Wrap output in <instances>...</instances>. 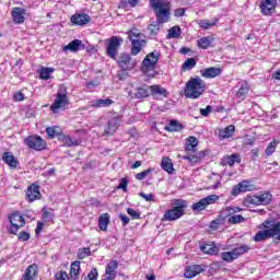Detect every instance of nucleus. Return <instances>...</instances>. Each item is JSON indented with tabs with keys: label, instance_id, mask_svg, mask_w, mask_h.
<instances>
[{
	"label": "nucleus",
	"instance_id": "nucleus-30",
	"mask_svg": "<svg viewBox=\"0 0 280 280\" xmlns=\"http://www.w3.org/2000/svg\"><path fill=\"white\" fill-rule=\"evenodd\" d=\"M150 95H152L153 97H156V95H161L162 97H167V90H165L161 85H151Z\"/></svg>",
	"mask_w": 280,
	"mask_h": 280
},
{
	"label": "nucleus",
	"instance_id": "nucleus-8",
	"mask_svg": "<svg viewBox=\"0 0 280 280\" xmlns=\"http://www.w3.org/2000/svg\"><path fill=\"white\" fill-rule=\"evenodd\" d=\"M9 221L11 224V228L9 229V233H11V235H16V233H19V229H22V226H25V219L19 212L11 213L9 215Z\"/></svg>",
	"mask_w": 280,
	"mask_h": 280
},
{
	"label": "nucleus",
	"instance_id": "nucleus-16",
	"mask_svg": "<svg viewBox=\"0 0 280 280\" xmlns=\"http://www.w3.org/2000/svg\"><path fill=\"white\" fill-rule=\"evenodd\" d=\"M240 211H242L240 207H226L219 213L218 218L224 223L229 218L235 215V213H240Z\"/></svg>",
	"mask_w": 280,
	"mask_h": 280
},
{
	"label": "nucleus",
	"instance_id": "nucleus-64",
	"mask_svg": "<svg viewBox=\"0 0 280 280\" xmlns=\"http://www.w3.org/2000/svg\"><path fill=\"white\" fill-rule=\"evenodd\" d=\"M13 100L15 102H23V100H25V94H23L22 92H15L13 95Z\"/></svg>",
	"mask_w": 280,
	"mask_h": 280
},
{
	"label": "nucleus",
	"instance_id": "nucleus-63",
	"mask_svg": "<svg viewBox=\"0 0 280 280\" xmlns=\"http://www.w3.org/2000/svg\"><path fill=\"white\" fill-rule=\"evenodd\" d=\"M31 235L27 232H20L19 240L20 242H27L30 240Z\"/></svg>",
	"mask_w": 280,
	"mask_h": 280
},
{
	"label": "nucleus",
	"instance_id": "nucleus-47",
	"mask_svg": "<svg viewBox=\"0 0 280 280\" xmlns=\"http://www.w3.org/2000/svg\"><path fill=\"white\" fill-rule=\"evenodd\" d=\"M180 37V26H173L168 31V38H179Z\"/></svg>",
	"mask_w": 280,
	"mask_h": 280
},
{
	"label": "nucleus",
	"instance_id": "nucleus-26",
	"mask_svg": "<svg viewBox=\"0 0 280 280\" xmlns=\"http://www.w3.org/2000/svg\"><path fill=\"white\" fill-rule=\"evenodd\" d=\"M92 108H108L115 102L110 98H100L91 102Z\"/></svg>",
	"mask_w": 280,
	"mask_h": 280
},
{
	"label": "nucleus",
	"instance_id": "nucleus-38",
	"mask_svg": "<svg viewBox=\"0 0 280 280\" xmlns=\"http://www.w3.org/2000/svg\"><path fill=\"white\" fill-rule=\"evenodd\" d=\"M244 207H250V206H255V207H259V198L258 196H247L244 201H243Z\"/></svg>",
	"mask_w": 280,
	"mask_h": 280
},
{
	"label": "nucleus",
	"instance_id": "nucleus-31",
	"mask_svg": "<svg viewBox=\"0 0 280 280\" xmlns=\"http://www.w3.org/2000/svg\"><path fill=\"white\" fill-rule=\"evenodd\" d=\"M202 253H206V255H218L220 248L215 246L213 243H208L205 245H201Z\"/></svg>",
	"mask_w": 280,
	"mask_h": 280
},
{
	"label": "nucleus",
	"instance_id": "nucleus-20",
	"mask_svg": "<svg viewBox=\"0 0 280 280\" xmlns=\"http://www.w3.org/2000/svg\"><path fill=\"white\" fill-rule=\"evenodd\" d=\"M117 268H119L117 260H112L107 264L105 275H107L108 280H115L117 277Z\"/></svg>",
	"mask_w": 280,
	"mask_h": 280
},
{
	"label": "nucleus",
	"instance_id": "nucleus-58",
	"mask_svg": "<svg viewBox=\"0 0 280 280\" xmlns=\"http://www.w3.org/2000/svg\"><path fill=\"white\" fill-rule=\"evenodd\" d=\"M129 40H139L141 38V33H138L137 30H132L128 32Z\"/></svg>",
	"mask_w": 280,
	"mask_h": 280
},
{
	"label": "nucleus",
	"instance_id": "nucleus-46",
	"mask_svg": "<svg viewBox=\"0 0 280 280\" xmlns=\"http://www.w3.org/2000/svg\"><path fill=\"white\" fill-rule=\"evenodd\" d=\"M51 73H54L52 68H42L39 71V78L42 80H49V78H51Z\"/></svg>",
	"mask_w": 280,
	"mask_h": 280
},
{
	"label": "nucleus",
	"instance_id": "nucleus-6",
	"mask_svg": "<svg viewBox=\"0 0 280 280\" xmlns=\"http://www.w3.org/2000/svg\"><path fill=\"white\" fill-rule=\"evenodd\" d=\"M124 43L122 38H119L117 36H113L108 39L107 45V56L112 58V60H117V56L119 55V47H121V44Z\"/></svg>",
	"mask_w": 280,
	"mask_h": 280
},
{
	"label": "nucleus",
	"instance_id": "nucleus-4",
	"mask_svg": "<svg viewBox=\"0 0 280 280\" xmlns=\"http://www.w3.org/2000/svg\"><path fill=\"white\" fill-rule=\"evenodd\" d=\"M65 106H69V97H67V86L60 85L50 108L52 113H56V110L65 108Z\"/></svg>",
	"mask_w": 280,
	"mask_h": 280
},
{
	"label": "nucleus",
	"instance_id": "nucleus-14",
	"mask_svg": "<svg viewBox=\"0 0 280 280\" xmlns=\"http://www.w3.org/2000/svg\"><path fill=\"white\" fill-rule=\"evenodd\" d=\"M246 191H253V185L248 180H243L233 187L232 196H240V194H246Z\"/></svg>",
	"mask_w": 280,
	"mask_h": 280
},
{
	"label": "nucleus",
	"instance_id": "nucleus-60",
	"mask_svg": "<svg viewBox=\"0 0 280 280\" xmlns=\"http://www.w3.org/2000/svg\"><path fill=\"white\" fill-rule=\"evenodd\" d=\"M128 183H129L128 177L121 178L118 185V189H122V191H128Z\"/></svg>",
	"mask_w": 280,
	"mask_h": 280
},
{
	"label": "nucleus",
	"instance_id": "nucleus-39",
	"mask_svg": "<svg viewBox=\"0 0 280 280\" xmlns=\"http://www.w3.org/2000/svg\"><path fill=\"white\" fill-rule=\"evenodd\" d=\"M80 275V261L75 260L71 264L70 267V277L71 279H78V276Z\"/></svg>",
	"mask_w": 280,
	"mask_h": 280
},
{
	"label": "nucleus",
	"instance_id": "nucleus-27",
	"mask_svg": "<svg viewBox=\"0 0 280 280\" xmlns=\"http://www.w3.org/2000/svg\"><path fill=\"white\" fill-rule=\"evenodd\" d=\"M249 89L250 88L246 81L238 82V91L236 92V96L240 97V100H245L246 95H248Z\"/></svg>",
	"mask_w": 280,
	"mask_h": 280
},
{
	"label": "nucleus",
	"instance_id": "nucleus-40",
	"mask_svg": "<svg viewBox=\"0 0 280 280\" xmlns=\"http://www.w3.org/2000/svg\"><path fill=\"white\" fill-rule=\"evenodd\" d=\"M250 250V247L248 245H241L234 249H232V253L234 254L235 259H237L241 255H244Z\"/></svg>",
	"mask_w": 280,
	"mask_h": 280
},
{
	"label": "nucleus",
	"instance_id": "nucleus-59",
	"mask_svg": "<svg viewBox=\"0 0 280 280\" xmlns=\"http://www.w3.org/2000/svg\"><path fill=\"white\" fill-rule=\"evenodd\" d=\"M97 277H100L97 268H93L84 280H97Z\"/></svg>",
	"mask_w": 280,
	"mask_h": 280
},
{
	"label": "nucleus",
	"instance_id": "nucleus-53",
	"mask_svg": "<svg viewBox=\"0 0 280 280\" xmlns=\"http://www.w3.org/2000/svg\"><path fill=\"white\" fill-rule=\"evenodd\" d=\"M89 255H91V248L85 247V248L79 249L77 257L78 259H85V257H89Z\"/></svg>",
	"mask_w": 280,
	"mask_h": 280
},
{
	"label": "nucleus",
	"instance_id": "nucleus-18",
	"mask_svg": "<svg viewBox=\"0 0 280 280\" xmlns=\"http://www.w3.org/2000/svg\"><path fill=\"white\" fill-rule=\"evenodd\" d=\"M222 73V69L221 68H217V67H210V68H206V69H201L200 70V74L202 78L206 79H212V78H218V75H220Z\"/></svg>",
	"mask_w": 280,
	"mask_h": 280
},
{
	"label": "nucleus",
	"instance_id": "nucleus-50",
	"mask_svg": "<svg viewBox=\"0 0 280 280\" xmlns=\"http://www.w3.org/2000/svg\"><path fill=\"white\" fill-rule=\"evenodd\" d=\"M221 257H222L223 261H228L229 264H231V261H235V259H236L235 254H233V250L222 253Z\"/></svg>",
	"mask_w": 280,
	"mask_h": 280
},
{
	"label": "nucleus",
	"instance_id": "nucleus-15",
	"mask_svg": "<svg viewBox=\"0 0 280 280\" xmlns=\"http://www.w3.org/2000/svg\"><path fill=\"white\" fill-rule=\"evenodd\" d=\"M185 215V212H179L178 210H175L174 208L168 209L162 220L163 222H175V220H180Z\"/></svg>",
	"mask_w": 280,
	"mask_h": 280
},
{
	"label": "nucleus",
	"instance_id": "nucleus-42",
	"mask_svg": "<svg viewBox=\"0 0 280 280\" xmlns=\"http://www.w3.org/2000/svg\"><path fill=\"white\" fill-rule=\"evenodd\" d=\"M159 25H163V23H159L158 20L156 22L149 24L148 32L150 36H156L159 34V32L161 31V27Z\"/></svg>",
	"mask_w": 280,
	"mask_h": 280
},
{
	"label": "nucleus",
	"instance_id": "nucleus-28",
	"mask_svg": "<svg viewBox=\"0 0 280 280\" xmlns=\"http://www.w3.org/2000/svg\"><path fill=\"white\" fill-rule=\"evenodd\" d=\"M196 148H198V139L194 136L188 137L185 144L186 152H196Z\"/></svg>",
	"mask_w": 280,
	"mask_h": 280
},
{
	"label": "nucleus",
	"instance_id": "nucleus-52",
	"mask_svg": "<svg viewBox=\"0 0 280 280\" xmlns=\"http://www.w3.org/2000/svg\"><path fill=\"white\" fill-rule=\"evenodd\" d=\"M46 135L49 139H54L58 135H60V131H58V127H47L46 128Z\"/></svg>",
	"mask_w": 280,
	"mask_h": 280
},
{
	"label": "nucleus",
	"instance_id": "nucleus-37",
	"mask_svg": "<svg viewBox=\"0 0 280 280\" xmlns=\"http://www.w3.org/2000/svg\"><path fill=\"white\" fill-rule=\"evenodd\" d=\"M186 207H187V201H185L183 199H177L173 202V209H175V211H178L179 213L185 214Z\"/></svg>",
	"mask_w": 280,
	"mask_h": 280
},
{
	"label": "nucleus",
	"instance_id": "nucleus-17",
	"mask_svg": "<svg viewBox=\"0 0 280 280\" xmlns=\"http://www.w3.org/2000/svg\"><path fill=\"white\" fill-rule=\"evenodd\" d=\"M203 270L205 269L200 265H191L186 267L184 277H186V279H194V277H198Z\"/></svg>",
	"mask_w": 280,
	"mask_h": 280
},
{
	"label": "nucleus",
	"instance_id": "nucleus-55",
	"mask_svg": "<svg viewBox=\"0 0 280 280\" xmlns=\"http://www.w3.org/2000/svg\"><path fill=\"white\" fill-rule=\"evenodd\" d=\"M153 170L152 168H148L141 173L136 174V178L137 180H145L147 176L152 174Z\"/></svg>",
	"mask_w": 280,
	"mask_h": 280
},
{
	"label": "nucleus",
	"instance_id": "nucleus-21",
	"mask_svg": "<svg viewBox=\"0 0 280 280\" xmlns=\"http://www.w3.org/2000/svg\"><path fill=\"white\" fill-rule=\"evenodd\" d=\"M80 49H86V46L80 39H74L63 47V51H72V54H78Z\"/></svg>",
	"mask_w": 280,
	"mask_h": 280
},
{
	"label": "nucleus",
	"instance_id": "nucleus-43",
	"mask_svg": "<svg viewBox=\"0 0 280 280\" xmlns=\"http://www.w3.org/2000/svg\"><path fill=\"white\" fill-rule=\"evenodd\" d=\"M140 52H141V39H132L131 56H137Z\"/></svg>",
	"mask_w": 280,
	"mask_h": 280
},
{
	"label": "nucleus",
	"instance_id": "nucleus-54",
	"mask_svg": "<svg viewBox=\"0 0 280 280\" xmlns=\"http://www.w3.org/2000/svg\"><path fill=\"white\" fill-rule=\"evenodd\" d=\"M220 226H224V223L221 221V219L219 217L217 219H214L212 222H210V229L212 231H218V229H220Z\"/></svg>",
	"mask_w": 280,
	"mask_h": 280
},
{
	"label": "nucleus",
	"instance_id": "nucleus-49",
	"mask_svg": "<svg viewBox=\"0 0 280 280\" xmlns=\"http://www.w3.org/2000/svg\"><path fill=\"white\" fill-rule=\"evenodd\" d=\"M217 23H218V20H212V21L201 20L199 25L200 27H202V30H209V27H213Z\"/></svg>",
	"mask_w": 280,
	"mask_h": 280
},
{
	"label": "nucleus",
	"instance_id": "nucleus-24",
	"mask_svg": "<svg viewBox=\"0 0 280 280\" xmlns=\"http://www.w3.org/2000/svg\"><path fill=\"white\" fill-rule=\"evenodd\" d=\"M133 97H136V100H143L145 97H150V86L144 84L137 88L136 92L133 93Z\"/></svg>",
	"mask_w": 280,
	"mask_h": 280
},
{
	"label": "nucleus",
	"instance_id": "nucleus-10",
	"mask_svg": "<svg viewBox=\"0 0 280 280\" xmlns=\"http://www.w3.org/2000/svg\"><path fill=\"white\" fill-rule=\"evenodd\" d=\"M118 67L122 71H132L137 67V60L132 59L128 54H122L118 58Z\"/></svg>",
	"mask_w": 280,
	"mask_h": 280
},
{
	"label": "nucleus",
	"instance_id": "nucleus-48",
	"mask_svg": "<svg viewBox=\"0 0 280 280\" xmlns=\"http://www.w3.org/2000/svg\"><path fill=\"white\" fill-rule=\"evenodd\" d=\"M139 0H120L119 8H135Z\"/></svg>",
	"mask_w": 280,
	"mask_h": 280
},
{
	"label": "nucleus",
	"instance_id": "nucleus-12",
	"mask_svg": "<svg viewBox=\"0 0 280 280\" xmlns=\"http://www.w3.org/2000/svg\"><path fill=\"white\" fill-rule=\"evenodd\" d=\"M259 8L264 16H271L277 10V0H262Z\"/></svg>",
	"mask_w": 280,
	"mask_h": 280
},
{
	"label": "nucleus",
	"instance_id": "nucleus-51",
	"mask_svg": "<svg viewBox=\"0 0 280 280\" xmlns=\"http://www.w3.org/2000/svg\"><path fill=\"white\" fill-rule=\"evenodd\" d=\"M228 222L230 224H240V222H244V217H242V214H232V217H230L228 219Z\"/></svg>",
	"mask_w": 280,
	"mask_h": 280
},
{
	"label": "nucleus",
	"instance_id": "nucleus-11",
	"mask_svg": "<svg viewBox=\"0 0 280 280\" xmlns=\"http://www.w3.org/2000/svg\"><path fill=\"white\" fill-rule=\"evenodd\" d=\"M121 117L118 114H114V116L108 120L107 126L105 128V135L110 137L117 132L119 126L121 125Z\"/></svg>",
	"mask_w": 280,
	"mask_h": 280
},
{
	"label": "nucleus",
	"instance_id": "nucleus-13",
	"mask_svg": "<svg viewBox=\"0 0 280 280\" xmlns=\"http://www.w3.org/2000/svg\"><path fill=\"white\" fill-rule=\"evenodd\" d=\"M27 14V10L15 7L12 9L11 16L13 19V23H18L21 25V23H25V15Z\"/></svg>",
	"mask_w": 280,
	"mask_h": 280
},
{
	"label": "nucleus",
	"instance_id": "nucleus-34",
	"mask_svg": "<svg viewBox=\"0 0 280 280\" xmlns=\"http://www.w3.org/2000/svg\"><path fill=\"white\" fill-rule=\"evenodd\" d=\"M110 222V217L108 213H104L98 218V228L101 231H106Z\"/></svg>",
	"mask_w": 280,
	"mask_h": 280
},
{
	"label": "nucleus",
	"instance_id": "nucleus-45",
	"mask_svg": "<svg viewBox=\"0 0 280 280\" xmlns=\"http://www.w3.org/2000/svg\"><path fill=\"white\" fill-rule=\"evenodd\" d=\"M196 59L195 58H188L184 65L182 66L183 71H191L194 67H196Z\"/></svg>",
	"mask_w": 280,
	"mask_h": 280
},
{
	"label": "nucleus",
	"instance_id": "nucleus-3",
	"mask_svg": "<svg viewBox=\"0 0 280 280\" xmlns=\"http://www.w3.org/2000/svg\"><path fill=\"white\" fill-rule=\"evenodd\" d=\"M151 8L155 12L158 23H167L170 21V14L172 4L165 0H151Z\"/></svg>",
	"mask_w": 280,
	"mask_h": 280
},
{
	"label": "nucleus",
	"instance_id": "nucleus-2",
	"mask_svg": "<svg viewBox=\"0 0 280 280\" xmlns=\"http://www.w3.org/2000/svg\"><path fill=\"white\" fill-rule=\"evenodd\" d=\"M207 89V83L200 77L190 78V80L186 83L185 88V96L190 100H198L202 93H205Z\"/></svg>",
	"mask_w": 280,
	"mask_h": 280
},
{
	"label": "nucleus",
	"instance_id": "nucleus-9",
	"mask_svg": "<svg viewBox=\"0 0 280 280\" xmlns=\"http://www.w3.org/2000/svg\"><path fill=\"white\" fill-rule=\"evenodd\" d=\"M24 143L27 145V148H31V150H36L37 152H40V150H45L47 148V142L43 140L39 136H28L25 138Z\"/></svg>",
	"mask_w": 280,
	"mask_h": 280
},
{
	"label": "nucleus",
	"instance_id": "nucleus-7",
	"mask_svg": "<svg viewBox=\"0 0 280 280\" xmlns=\"http://www.w3.org/2000/svg\"><path fill=\"white\" fill-rule=\"evenodd\" d=\"M220 200V196L218 195H209L207 197L201 198L198 202L194 203L191 206L192 211H197L200 213V211H205L209 207V205H215Z\"/></svg>",
	"mask_w": 280,
	"mask_h": 280
},
{
	"label": "nucleus",
	"instance_id": "nucleus-19",
	"mask_svg": "<svg viewBox=\"0 0 280 280\" xmlns=\"http://www.w3.org/2000/svg\"><path fill=\"white\" fill-rule=\"evenodd\" d=\"M71 23L73 25H86V23L91 22V16H89L86 13H75L70 19Z\"/></svg>",
	"mask_w": 280,
	"mask_h": 280
},
{
	"label": "nucleus",
	"instance_id": "nucleus-62",
	"mask_svg": "<svg viewBox=\"0 0 280 280\" xmlns=\"http://www.w3.org/2000/svg\"><path fill=\"white\" fill-rule=\"evenodd\" d=\"M140 198H144L147 202H154V195L152 194H145V192H139Z\"/></svg>",
	"mask_w": 280,
	"mask_h": 280
},
{
	"label": "nucleus",
	"instance_id": "nucleus-33",
	"mask_svg": "<svg viewBox=\"0 0 280 280\" xmlns=\"http://www.w3.org/2000/svg\"><path fill=\"white\" fill-rule=\"evenodd\" d=\"M161 167L164 172H167V174H172L174 172V163H172L170 158L162 159Z\"/></svg>",
	"mask_w": 280,
	"mask_h": 280
},
{
	"label": "nucleus",
	"instance_id": "nucleus-29",
	"mask_svg": "<svg viewBox=\"0 0 280 280\" xmlns=\"http://www.w3.org/2000/svg\"><path fill=\"white\" fill-rule=\"evenodd\" d=\"M235 133V126L229 125L224 129L219 130V139H231V136Z\"/></svg>",
	"mask_w": 280,
	"mask_h": 280
},
{
	"label": "nucleus",
	"instance_id": "nucleus-44",
	"mask_svg": "<svg viewBox=\"0 0 280 280\" xmlns=\"http://www.w3.org/2000/svg\"><path fill=\"white\" fill-rule=\"evenodd\" d=\"M224 161L226 164L230 165V167H233L235 163H242V158H240V155L237 154H232L230 156L224 158Z\"/></svg>",
	"mask_w": 280,
	"mask_h": 280
},
{
	"label": "nucleus",
	"instance_id": "nucleus-61",
	"mask_svg": "<svg viewBox=\"0 0 280 280\" xmlns=\"http://www.w3.org/2000/svg\"><path fill=\"white\" fill-rule=\"evenodd\" d=\"M55 280H69V273L67 271H58L55 275Z\"/></svg>",
	"mask_w": 280,
	"mask_h": 280
},
{
	"label": "nucleus",
	"instance_id": "nucleus-32",
	"mask_svg": "<svg viewBox=\"0 0 280 280\" xmlns=\"http://www.w3.org/2000/svg\"><path fill=\"white\" fill-rule=\"evenodd\" d=\"M213 44V37L208 36V37H202L197 40V46L199 49H209L211 45Z\"/></svg>",
	"mask_w": 280,
	"mask_h": 280
},
{
	"label": "nucleus",
	"instance_id": "nucleus-56",
	"mask_svg": "<svg viewBox=\"0 0 280 280\" xmlns=\"http://www.w3.org/2000/svg\"><path fill=\"white\" fill-rule=\"evenodd\" d=\"M275 150H277V141H272L268 144L265 153L267 154V156H271V154L275 153Z\"/></svg>",
	"mask_w": 280,
	"mask_h": 280
},
{
	"label": "nucleus",
	"instance_id": "nucleus-57",
	"mask_svg": "<svg viewBox=\"0 0 280 280\" xmlns=\"http://www.w3.org/2000/svg\"><path fill=\"white\" fill-rule=\"evenodd\" d=\"M128 215H130L133 220H141V212H138L137 210L132 208L127 209Z\"/></svg>",
	"mask_w": 280,
	"mask_h": 280
},
{
	"label": "nucleus",
	"instance_id": "nucleus-25",
	"mask_svg": "<svg viewBox=\"0 0 280 280\" xmlns=\"http://www.w3.org/2000/svg\"><path fill=\"white\" fill-rule=\"evenodd\" d=\"M38 276V267L36 265H31L25 270L24 276L21 280H34Z\"/></svg>",
	"mask_w": 280,
	"mask_h": 280
},
{
	"label": "nucleus",
	"instance_id": "nucleus-1",
	"mask_svg": "<svg viewBox=\"0 0 280 280\" xmlns=\"http://www.w3.org/2000/svg\"><path fill=\"white\" fill-rule=\"evenodd\" d=\"M260 229L265 230L258 231L256 233L254 236V242H264L272 237L280 240V221L275 219L266 220L260 224Z\"/></svg>",
	"mask_w": 280,
	"mask_h": 280
},
{
	"label": "nucleus",
	"instance_id": "nucleus-23",
	"mask_svg": "<svg viewBox=\"0 0 280 280\" xmlns=\"http://www.w3.org/2000/svg\"><path fill=\"white\" fill-rule=\"evenodd\" d=\"M2 161L9 165L11 170H16V165H19V160H16L12 152H4L2 155Z\"/></svg>",
	"mask_w": 280,
	"mask_h": 280
},
{
	"label": "nucleus",
	"instance_id": "nucleus-41",
	"mask_svg": "<svg viewBox=\"0 0 280 280\" xmlns=\"http://www.w3.org/2000/svg\"><path fill=\"white\" fill-rule=\"evenodd\" d=\"M165 130H167L168 132H178L179 130H183V125L177 120H172L165 128Z\"/></svg>",
	"mask_w": 280,
	"mask_h": 280
},
{
	"label": "nucleus",
	"instance_id": "nucleus-22",
	"mask_svg": "<svg viewBox=\"0 0 280 280\" xmlns=\"http://www.w3.org/2000/svg\"><path fill=\"white\" fill-rule=\"evenodd\" d=\"M26 198L28 202H34V200H38V198H40V190L38 189V185L32 184L27 188Z\"/></svg>",
	"mask_w": 280,
	"mask_h": 280
},
{
	"label": "nucleus",
	"instance_id": "nucleus-5",
	"mask_svg": "<svg viewBox=\"0 0 280 280\" xmlns=\"http://www.w3.org/2000/svg\"><path fill=\"white\" fill-rule=\"evenodd\" d=\"M159 58H161V52L156 50L148 54L142 61V71H144V73H148V71H154L159 63Z\"/></svg>",
	"mask_w": 280,
	"mask_h": 280
},
{
	"label": "nucleus",
	"instance_id": "nucleus-35",
	"mask_svg": "<svg viewBox=\"0 0 280 280\" xmlns=\"http://www.w3.org/2000/svg\"><path fill=\"white\" fill-rule=\"evenodd\" d=\"M258 202L259 205H270V202H272V194H270V191H265L258 195Z\"/></svg>",
	"mask_w": 280,
	"mask_h": 280
},
{
	"label": "nucleus",
	"instance_id": "nucleus-36",
	"mask_svg": "<svg viewBox=\"0 0 280 280\" xmlns=\"http://www.w3.org/2000/svg\"><path fill=\"white\" fill-rule=\"evenodd\" d=\"M61 141L67 145V148H75L77 145H80V142L75 138H71L69 136H62Z\"/></svg>",
	"mask_w": 280,
	"mask_h": 280
}]
</instances>
